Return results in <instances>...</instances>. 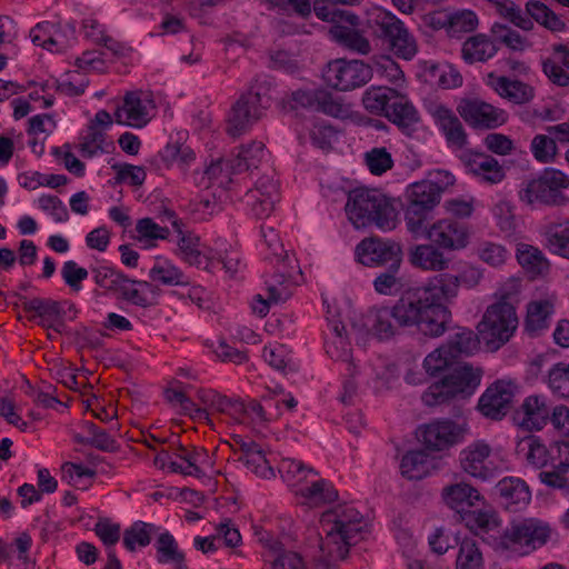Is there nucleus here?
<instances>
[{
	"label": "nucleus",
	"instance_id": "obj_8",
	"mask_svg": "<svg viewBox=\"0 0 569 569\" xmlns=\"http://www.w3.org/2000/svg\"><path fill=\"white\" fill-rule=\"evenodd\" d=\"M268 102L269 98L252 89L241 94L230 109L227 133L232 138H238L249 131L262 117V111Z\"/></svg>",
	"mask_w": 569,
	"mask_h": 569
},
{
	"label": "nucleus",
	"instance_id": "obj_43",
	"mask_svg": "<svg viewBox=\"0 0 569 569\" xmlns=\"http://www.w3.org/2000/svg\"><path fill=\"white\" fill-rule=\"evenodd\" d=\"M479 337L468 328H460L455 335L450 336L445 347L449 353L457 360L462 356H471L479 349Z\"/></svg>",
	"mask_w": 569,
	"mask_h": 569
},
{
	"label": "nucleus",
	"instance_id": "obj_26",
	"mask_svg": "<svg viewBox=\"0 0 569 569\" xmlns=\"http://www.w3.org/2000/svg\"><path fill=\"white\" fill-rule=\"evenodd\" d=\"M441 497L445 505L459 515L460 520H462L465 512L477 507L479 502H483V497L480 492L466 482L446 486L442 489Z\"/></svg>",
	"mask_w": 569,
	"mask_h": 569
},
{
	"label": "nucleus",
	"instance_id": "obj_14",
	"mask_svg": "<svg viewBox=\"0 0 569 569\" xmlns=\"http://www.w3.org/2000/svg\"><path fill=\"white\" fill-rule=\"evenodd\" d=\"M292 102L295 108H303L335 118H343L348 113L341 99L326 89H299L292 92Z\"/></svg>",
	"mask_w": 569,
	"mask_h": 569
},
{
	"label": "nucleus",
	"instance_id": "obj_38",
	"mask_svg": "<svg viewBox=\"0 0 569 569\" xmlns=\"http://www.w3.org/2000/svg\"><path fill=\"white\" fill-rule=\"evenodd\" d=\"M542 236L550 252L569 259V221L546 224Z\"/></svg>",
	"mask_w": 569,
	"mask_h": 569
},
{
	"label": "nucleus",
	"instance_id": "obj_33",
	"mask_svg": "<svg viewBox=\"0 0 569 569\" xmlns=\"http://www.w3.org/2000/svg\"><path fill=\"white\" fill-rule=\"evenodd\" d=\"M549 452L550 447H546L542 440L535 435L521 438L516 446V455L538 469L549 465Z\"/></svg>",
	"mask_w": 569,
	"mask_h": 569
},
{
	"label": "nucleus",
	"instance_id": "obj_2",
	"mask_svg": "<svg viewBox=\"0 0 569 569\" xmlns=\"http://www.w3.org/2000/svg\"><path fill=\"white\" fill-rule=\"evenodd\" d=\"M346 212L356 228L375 224L383 231H390L397 226V211L378 189L360 187L348 193Z\"/></svg>",
	"mask_w": 569,
	"mask_h": 569
},
{
	"label": "nucleus",
	"instance_id": "obj_47",
	"mask_svg": "<svg viewBox=\"0 0 569 569\" xmlns=\"http://www.w3.org/2000/svg\"><path fill=\"white\" fill-rule=\"evenodd\" d=\"M543 183L542 172L536 178L523 180L518 190V198L520 202L530 209L547 206Z\"/></svg>",
	"mask_w": 569,
	"mask_h": 569
},
{
	"label": "nucleus",
	"instance_id": "obj_42",
	"mask_svg": "<svg viewBox=\"0 0 569 569\" xmlns=\"http://www.w3.org/2000/svg\"><path fill=\"white\" fill-rule=\"evenodd\" d=\"M396 90L388 87H371L366 90L362 97L365 108L375 114L387 116L390 104L397 98Z\"/></svg>",
	"mask_w": 569,
	"mask_h": 569
},
{
	"label": "nucleus",
	"instance_id": "obj_24",
	"mask_svg": "<svg viewBox=\"0 0 569 569\" xmlns=\"http://www.w3.org/2000/svg\"><path fill=\"white\" fill-rule=\"evenodd\" d=\"M475 535L481 537L493 547V540L500 538L501 519L491 508L471 509L465 512L461 520Z\"/></svg>",
	"mask_w": 569,
	"mask_h": 569
},
{
	"label": "nucleus",
	"instance_id": "obj_13",
	"mask_svg": "<svg viewBox=\"0 0 569 569\" xmlns=\"http://www.w3.org/2000/svg\"><path fill=\"white\" fill-rule=\"evenodd\" d=\"M420 232L426 233L427 238L439 248L448 250L462 249L469 241L467 224L452 218L440 219L429 228L423 223Z\"/></svg>",
	"mask_w": 569,
	"mask_h": 569
},
{
	"label": "nucleus",
	"instance_id": "obj_56",
	"mask_svg": "<svg viewBox=\"0 0 569 569\" xmlns=\"http://www.w3.org/2000/svg\"><path fill=\"white\" fill-rule=\"evenodd\" d=\"M266 546L278 552L272 561V569H306L302 558L293 551H283L282 545L277 540H267Z\"/></svg>",
	"mask_w": 569,
	"mask_h": 569
},
{
	"label": "nucleus",
	"instance_id": "obj_27",
	"mask_svg": "<svg viewBox=\"0 0 569 569\" xmlns=\"http://www.w3.org/2000/svg\"><path fill=\"white\" fill-rule=\"evenodd\" d=\"M496 489L505 507L512 512L520 511L531 500L528 485L517 477H505Z\"/></svg>",
	"mask_w": 569,
	"mask_h": 569
},
{
	"label": "nucleus",
	"instance_id": "obj_23",
	"mask_svg": "<svg viewBox=\"0 0 569 569\" xmlns=\"http://www.w3.org/2000/svg\"><path fill=\"white\" fill-rule=\"evenodd\" d=\"M367 26L371 34L387 49L402 36L403 31L408 30L398 17L382 9H375L369 14Z\"/></svg>",
	"mask_w": 569,
	"mask_h": 569
},
{
	"label": "nucleus",
	"instance_id": "obj_18",
	"mask_svg": "<svg viewBox=\"0 0 569 569\" xmlns=\"http://www.w3.org/2000/svg\"><path fill=\"white\" fill-rule=\"evenodd\" d=\"M515 392L516 386L512 382L498 380L480 397L478 408L485 417L500 420L509 412Z\"/></svg>",
	"mask_w": 569,
	"mask_h": 569
},
{
	"label": "nucleus",
	"instance_id": "obj_20",
	"mask_svg": "<svg viewBox=\"0 0 569 569\" xmlns=\"http://www.w3.org/2000/svg\"><path fill=\"white\" fill-rule=\"evenodd\" d=\"M297 274H301L297 259L286 253L282 262H277L276 273L266 282L269 301L279 303L288 300L297 283Z\"/></svg>",
	"mask_w": 569,
	"mask_h": 569
},
{
	"label": "nucleus",
	"instance_id": "obj_51",
	"mask_svg": "<svg viewBox=\"0 0 569 569\" xmlns=\"http://www.w3.org/2000/svg\"><path fill=\"white\" fill-rule=\"evenodd\" d=\"M428 455L423 450L408 451L401 459L400 470L410 480L422 479L428 470Z\"/></svg>",
	"mask_w": 569,
	"mask_h": 569
},
{
	"label": "nucleus",
	"instance_id": "obj_36",
	"mask_svg": "<svg viewBox=\"0 0 569 569\" xmlns=\"http://www.w3.org/2000/svg\"><path fill=\"white\" fill-rule=\"evenodd\" d=\"M461 51L468 63L485 62L497 53L498 47L488 36L478 33L463 42Z\"/></svg>",
	"mask_w": 569,
	"mask_h": 569
},
{
	"label": "nucleus",
	"instance_id": "obj_59",
	"mask_svg": "<svg viewBox=\"0 0 569 569\" xmlns=\"http://www.w3.org/2000/svg\"><path fill=\"white\" fill-rule=\"evenodd\" d=\"M164 397L170 403H179L183 412L188 413L191 418L204 420L206 422L211 423L207 409L198 408L184 392L174 389H167Z\"/></svg>",
	"mask_w": 569,
	"mask_h": 569
},
{
	"label": "nucleus",
	"instance_id": "obj_62",
	"mask_svg": "<svg viewBox=\"0 0 569 569\" xmlns=\"http://www.w3.org/2000/svg\"><path fill=\"white\" fill-rule=\"evenodd\" d=\"M161 158L168 164H177L180 169H184L194 160V152L188 146L168 143L161 152Z\"/></svg>",
	"mask_w": 569,
	"mask_h": 569
},
{
	"label": "nucleus",
	"instance_id": "obj_3",
	"mask_svg": "<svg viewBox=\"0 0 569 569\" xmlns=\"http://www.w3.org/2000/svg\"><path fill=\"white\" fill-rule=\"evenodd\" d=\"M517 292L516 284H512V290L501 288L497 292L498 300L483 313L478 329L490 350H498L507 343L518 327L515 307Z\"/></svg>",
	"mask_w": 569,
	"mask_h": 569
},
{
	"label": "nucleus",
	"instance_id": "obj_6",
	"mask_svg": "<svg viewBox=\"0 0 569 569\" xmlns=\"http://www.w3.org/2000/svg\"><path fill=\"white\" fill-rule=\"evenodd\" d=\"M482 370L469 363H458L443 378L432 383L423 393L422 401L432 407L450 401L458 396H470L480 385Z\"/></svg>",
	"mask_w": 569,
	"mask_h": 569
},
{
	"label": "nucleus",
	"instance_id": "obj_52",
	"mask_svg": "<svg viewBox=\"0 0 569 569\" xmlns=\"http://www.w3.org/2000/svg\"><path fill=\"white\" fill-rule=\"evenodd\" d=\"M442 26L451 36L463 32H471L478 26V18L471 10H459L443 16Z\"/></svg>",
	"mask_w": 569,
	"mask_h": 569
},
{
	"label": "nucleus",
	"instance_id": "obj_17",
	"mask_svg": "<svg viewBox=\"0 0 569 569\" xmlns=\"http://www.w3.org/2000/svg\"><path fill=\"white\" fill-rule=\"evenodd\" d=\"M419 295L430 307H439L445 310V327L450 321L451 312L445 306L458 296L457 276L450 273H439L430 278L423 287L416 288Z\"/></svg>",
	"mask_w": 569,
	"mask_h": 569
},
{
	"label": "nucleus",
	"instance_id": "obj_54",
	"mask_svg": "<svg viewBox=\"0 0 569 569\" xmlns=\"http://www.w3.org/2000/svg\"><path fill=\"white\" fill-rule=\"evenodd\" d=\"M547 383L553 393L569 400V363L553 365L548 372Z\"/></svg>",
	"mask_w": 569,
	"mask_h": 569
},
{
	"label": "nucleus",
	"instance_id": "obj_55",
	"mask_svg": "<svg viewBox=\"0 0 569 569\" xmlns=\"http://www.w3.org/2000/svg\"><path fill=\"white\" fill-rule=\"evenodd\" d=\"M153 526L142 521L134 522L130 528L124 530L123 545L134 551L137 547H146L151 541V531Z\"/></svg>",
	"mask_w": 569,
	"mask_h": 569
},
{
	"label": "nucleus",
	"instance_id": "obj_16",
	"mask_svg": "<svg viewBox=\"0 0 569 569\" xmlns=\"http://www.w3.org/2000/svg\"><path fill=\"white\" fill-rule=\"evenodd\" d=\"M156 108L151 96L142 91L128 92L121 107L114 112L117 123L142 128L151 119V111Z\"/></svg>",
	"mask_w": 569,
	"mask_h": 569
},
{
	"label": "nucleus",
	"instance_id": "obj_61",
	"mask_svg": "<svg viewBox=\"0 0 569 569\" xmlns=\"http://www.w3.org/2000/svg\"><path fill=\"white\" fill-rule=\"evenodd\" d=\"M76 40V28L71 23H54L52 26V37L50 38V46L48 51L62 52L69 48Z\"/></svg>",
	"mask_w": 569,
	"mask_h": 569
},
{
	"label": "nucleus",
	"instance_id": "obj_37",
	"mask_svg": "<svg viewBox=\"0 0 569 569\" xmlns=\"http://www.w3.org/2000/svg\"><path fill=\"white\" fill-rule=\"evenodd\" d=\"M312 10L318 19L332 26H341L342 23L351 27L360 26V18L356 13L337 8L333 1L316 0L311 6Z\"/></svg>",
	"mask_w": 569,
	"mask_h": 569
},
{
	"label": "nucleus",
	"instance_id": "obj_44",
	"mask_svg": "<svg viewBox=\"0 0 569 569\" xmlns=\"http://www.w3.org/2000/svg\"><path fill=\"white\" fill-rule=\"evenodd\" d=\"M300 495L305 498V505L309 507H320L338 499V491L326 480L313 481L300 489Z\"/></svg>",
	"mask_w": 569,
	"mask_h": 569
},
{
	"label": "nucleus",
	"instance_id": "obj_28",
	"mask_svg": "<svg viewBox=\"0 0 569 569\" xmlns=\"http://www.w3.org/2000/svg\"><path fill=\"white\" fill-rule=\"evenodd\" d=\"M487 83L501 98L516 104L528 103L535 97V89L520 80H511L503 76L497 77L493 73H489Z\"/></svg>",
	"mask_w": 569,
	"mask_h": 569
},
{
	"label": "nucleus",
	"instance_id": "obj_64",
	"mask_svg": "<svg viewBox=\"0 0 569 569\" xmlns=\"http://www.w3.org/2000/svg\"><path fill=\"white\" fill-rule=\"evenodd\" d=\"M388 50L397 58L410 61L418 53V42L413 34L407 30Z\"/></svg>",
	"mask_w": 569,
	"mask_h": 569
},
{
	"label": "nucleus",
	"instance_id": "obj_30",
	"mask_svg": "<svg viewBox=\"0 0 569 569\" xmlns=\"http://www.w3.org/2000/svg\"><path fill=\"white\" fill-rule=\"evenodd\" d=\"M553 303L549 299L531 301L527 306L525 330L530 337H538L550 326Z\"/></svg>",
	"mask_w": 569,
	"mask_h": 569
},
{
	"label": "nucleus",
	"instance_id": "obj_50",
	"mask_svg": "<svg viewBox=\"0 0 569 569\" xmlns=\"http://www.w3.org/2000/svg\"><path fill=\"white\" fill-rule=\"evenodd\" d=\"M456 569H485V560L478 543L472 539L460 542Z\"/></svg>",
	"mask_w": 569,
	"mask_h": 569
},
{
	"label": "nucleus",
	"instance_id": "obj_11",
	"mask_svg": "<svg viewBox=\"0 0 569 569\" xmlns=\"http://www.w3.org/2000/svg\"><path fill=\"white\" fill-rule=\"evenodd\" d=\"M360 263L367 267H390L402 262V250L398 242L390 239L370 237L356 248Z\"/></svg>",
	"mask_w": 569,
	"mask_h": 569
},
{
	"label": "nucleus",
	"instance_id": "obj_57",
	"mask_svg": "<svg viewBox=\"0 0 569 569\" xmlns=\"http://www.w3.org/2000/svg\"><path fill=\"white\" fill-rule=\"evenodd\" d=\"M365 162L375 176H381L393 167L391 153L385 147H376L365 153Z\"/></svg>",
	"mask_w": 569,
	"mask_h": 569
},
{
	"label": "nucleus",
	"instance_id": "obj_29",
	"mask_svg": "<svg viewBox=\"0 0 569 569\" xmlns=\"http://www.w3.org/2000/svg\"><path fill=\"white\" fill-rule=\"evenodd\" d=\"M366 326L379 340H389L399 335L401 327L396 323V313L392 307L370 309L366 315Z\"/></svg>",
	"mask_w": 569,
	"mask_h": 569
},
{
	"label": "nucleus",
	"instance_id": "obj_49",
	"mask_svg": "<svg viewBox=\"0 0 569 569\" xmlns=\"http://www.w3.org/2000/svg\"><path fill=\"white\" fill-rule=\"evenodd\" d=\"M495 40L505 44L512 51L522 52L531 48L532 43L517 30L507 24L495 22L490 29Z\"/></svg>",
	"mask_w": 569,
	"mask_h": 569
},
{
	"label": "nucleus",
	"instance_id": "obj_19",
	"mask_svg": "<svg viewBox=\"0 0 569 569\" xmlns=\"http://www.w3.org/2000/svg\"><path fill=\"white\" fill-rule=\"evenodd\" d=\"M551 412V405L543 395L526 397L515 411V423L525 431H539L547 426Z\"/></svg>",
	"mask_w": 569,
	"mask_h": 569
},
{
	"label": "nucleus",
	"instance_id": "obj_1",
	"mask_svg": "<svg viewBox=\"0 0 569 569\" xmlns=\"http://www.w3.org/2000/svg\"><path fill=\"white\" fill-rule=\"evenodd\" d=\"M320 527L325 537L320 538L317 561L322 569H330L363 538L367 522L355 507L339 505L321 515Z\"/></svg>",
	"mask_w": 569,
	"mask_h": 569
},
{
	"label": "nucleus",
	"instance_id": "obj_40",
	"mask_svg": "<svg viewBox=\"0 0 569 569\" xmlns=\"http://www.w3.org/2000/svg\"><path fill=\"white\" fill-rule=\"evenodd\" d=\"M268 158V151L260 141H251L242 144L231 160V168L236 172H242L251 168H258L259 163Z\"/></svg>",
	"mask_w": 569,
	"mask_h": 569
},
{
	"label": "nucleus",
	"instance_id": "obj_41",
	"mask_svg": "<svg viewBox=\"0 0 569 569\" xmlns=\"http://www.w3.org/2000/svg\"><path fill=\"white\" fill-rule=\"evenodd\" d=\"M410 261L415 267L431 271H440L448 266L443 253L432 244L417 246L411 252Z\"/></svg>",
	"mask_w": 569,
	"mask_h": 569
},
{
	"label": "nucleus",
	"instance_id": "obj_46",
	"mask_svg": "<svg viewBox=\"0 0 569 569\" xmlns=\"http://www.w3.org/2000/svg\"><path fill=\"white\" fill-rule=\"evenodd\" d=\"M157 560L160 563H172L181 568L184 562V553L180 550L174 537L169 532L161 533L154 542Z\"/></svg>",
	"mask_w": 569,
	"mask_h": 569
},
{
	"label": "nucleus",
	"instance_id": "obj_7",
	"mask_svg": "<svg viewBox=\"0 0 569 569\" xmlns=\"http://www.w3.org/2000/svg\"><path fill=\"white\" fill-rule=\"evenodd\" d=\"M440 197V188L429 180L418 181L409 186L405 220L411 232L420 233L428 213L439 203Z\"/></svg>",
	"mask_w": 569,
	"mask_h": 569
},
{
	"label": "nucleus",
	"instance_id": "obj_63",
	"mask_svg": "<svg viewBox=\"0 0 569 569\" xmlns=\"http://www.w3.org/2000/svg\"><path fill=\"white\" fill-rule=\"evenodd\" d=\"M531 151L539 162H551L557 154V144L553 138L538 134L531 141Z\"/></svg>",
	"mask_w": 569,
	"mask_h": 569
},
{
	"label": "nucleus",
	"instance_id": "obj_4",
	"mask_svg": "<svg viewBox=\"0 0 569 569\" xmlns=\"http://www.w3.org/2000/svg\"><path fill=\"white\" fill-rule=\"evenodd\" d=\"M396 313V323L401 329L416 328L427 337H439L446 331L445 310L430 307L427 298L423 300L417 289L405 291L392 306Z\"/></svg>",
	"mask_w": 569,
	"mask_h": 569
},
{
	"label": "nucleus",
	"instance_id": "obj_10",
	"mask_svg": "<svg viewBox=\"0 0 569 569\" xmlns=\"http://www.w3.org/2000/svg\"><path fill=\"white\" fill-rule=\"evenodd\" d=\"M325 79L339 91H349L365 86L372 77L369 66L359 60H336L328 64Z\"/></svg>",
	"mask_w": 569,
	"mask_h": 569
},
{
	"label": "nucleus",
	"instance_id": "obj_15",
	"mask_svg": "<svg viewBox=\"0 0 569 569\" xmlns=\"http://www.w3.org/2000/svg\"><path fill=\"white\" fill-rule=\"evenodd\" d=\"M466 429L452 420H437L420 428V440L431 451H442L460 442Z\"/></svg>",
	"mask_w": 569,
	"mask_h": 569
},
{
	"label": "nucleus",
	"instance_id": "obj_35",
	"mask_svg": "<svg viewBox=\"0 0 569 569\" xmlns=\"http://www.w3.org/2000/svg\"><path fill=\"white\" fill-rule=\"evenodd\" d=\"M329 33L336 42L351 51L360 54H368L371 51L369 40L357 30V27L346 23L332 26Z\"/></svg>",
	"mask_w": 569,
	"mask_h": 569
},
{
	"label": "nucleus",
	"instance_id": "obj_32",
	"mask_svg": "<svg viewBox=\"0 0 569 569\" xmlns=\"http://www.w3.org/2000/svg\"><path fill=\"white\" fill-rule=\"evenodd\" d=\"M331 329L333 336L326 342V351L331 359L346 362L349 375L353 377L356 375V366L351 362V348L345 336L346 327L339 321H332Z\"/></svg>",
	"mask_w": 569,
	"mask_h": 569
},
{
	"label": "nucleus",
	"instance_id": "obj_9",
	"mask_svg": "<svg viewBox=\"0 0 569 569\" xmlns=\"http://www.w3.org/2000/svg\"><path fill=\"white\" fill-rule=\"evenodd\" d=\"M459 460L466 473L480 480L491 479L501 471L491 447L483 440L475 441L461 450Z\"/></svg>",
	"mask_w": 569,
	"mask_h": 569
},
{
	"label": "nucleus",
	"instance_id": "obj_25",
	"mask_svg": "<svg viewBox=\"0 0 569 569\" xmlns=\"http://www.w3.org/2000/svg\"><path fill=\"white\" fill-rule=\"evenodd\" d=\"M278 200V181L271 177H261L256 187L246 193V202L257 218L268 217Z\"/></svg>",
	"mask_w": 569,
	"mask_h": 569
},
{
	"label": "nucleus",
	"instance_id": "obj_60",
	"mask_svg": "<svg viewBox=\"0 0 569 569\" xmlns=\"http://www.w3.org/2000/svg\"><path fill=\"white\" fill-rule=\"evenodd\" d=\"M455 362L456 359L449 353L448 348L442 345L425 358L423 367L429 375L436 376L443 370L450 371Z\"/></svg>",
	"mask_w": 569,
	"mask_h": 569
},
{
	"label": "nucleus",
	"instance_id": "obj_45",
	"mask_svg": "<svg viewBox=\"0 0 569 569\" xmlns=\"http://www.w3.org/2000/svg\"><path fill=\"white\" fill-rule=\"evenodd\" d=\"M149 278L151 281L161 283L163 286L189 284V280L184 273L167 260L157 261L149 271Z\"/></svg>",
	"mask_w": 569,
	"mask_h": 569
},
{
	"label": "nucleus",
	"instance_id": "obj_34",
	"mask_svg": "<svg viewBox=\"0 0 569 569\" xmlns=\"http://www.w3.org/2000/svg\"><path fill=\"white\" fill-rule=\"evenodd\" d=\"M391 122L398 126L406 134L410 136L420 117L417 109L405 97L397 96L391 102L390 110L386 116Z\"/></svg>",
	"mask_w": 569,
	"mask_h": 569
},
{
	"label": "nucleus",
	"instance_id": "obj_39",
	"mask_svg": "<svg viewBox=\"0 0 569 569\" xmlns=\"http://www.w3.org/2000/svg\"><path fill=\"white\" fill-rule=\"evenodd\" d=\"M525 9V14L532 22L536 21L551 32L565 31L566 22L541 1L529 0L526 2Z\"/></svg>",
	"mask_w": 569,
	"mask_h": 569
},
{
	"label": "nucleus",
	"instance_id": "obj_21",
	"mask_svg": "<svg viewBox=\"0 0 569 569\" xmlns=\"http://www.w3.org/2000/svg\"><path fill=\"white\" fill-rule=\"evenodd\" d=\"M428 112L443 133L449 147L462 149L468 143V134L455 112L442 103H431Z\"/></svg>",
	"mask_w": 569,
	"mask_h": 569
},
{
	"label": "nucleus",
	"instance_id": "obj_12",
	"mask_svg": "<svg viewBox=\"0 0 569 569\" xmlns=\"http://www.w3.org/2000/svg\"><path fill=\"white\" fill-rule=\"evenodd\" d=\"M457 111L471 128L480 130L496 129L508 119L506 111L478 98L461 99Z\"/></svg>",
	"mask_w": 569,
	"mask_h": 569
},
{
	"label": "nucleus",
	"instance_id": "obj_48",
	"mask_svg": "<svg viewBox=\"0 0 569 569\" xmlns=\"http://www.w3.org/2000/svg\"><path fill=\"white\" fill-rule=\"evenodd\" d=\"M491 3L497 13L512 23L515 27L523 30L531 31L535 28V23L522 12L521 8L516 4L512 0H487Z\"/></svg>",
	"mask_w": 569,
	"mask_h": 569
},
{
	"label": "nucleus",
	"instance_id": "obj_5",
	"mask_svg": "<svg viewBox=\"0 0 569 569\" xmlns=\"http://www.w3.org/2000/svg\"><path fill=\"white\" fill-rule=\"evenodd\" d=\"M550 533L548 523L539 519L516 520L493 540V549L507 556H525L543 546Z\"/></svg>",
	"mask_w": 569,
	"mask_h": 569
},
{
	"label": "nucleus",
	"instance_id": "obj_31",
	"mask_svg": "<svg viewBox=\"0 0 569 569\" xmlns=\"http://www.w3.org/2000/svg\"><path fill=\"white\" fill-rule=\"evenodd\" d=\"M543 190L546 192L547 207H562L569 202L565 190L569 188V177L555 168L542 171Z\"/></svg>",
	"mask_w": 569,
	"mask_h": 569
},
{
	"label": "nucleus",
	"instance_id": "obj_53",
	"mask_svg": "<svg viewBox=\"0 0 569 569\" xmlns=\"http://www.w3.org/2000/svg\"><path fill=\"white\" fill-rule=\"evenodd\" d=\"M401 263L386 267L373 281L375 290L380 295L390 296L402 287V278L400 276Z\"/></svg>",
	"mask_w": 569,
	"mask_h": 569
},
{
	"label": "nucleus",
	"instance_id": "obj_58",
	"mask_svg": "<svg viewBox=\"0 0 569 569\" xmlns=\"http://www.w3.org/2000/svg\"><path fill=\"white\" fill-rule=\"evenodd\" d=\"M517 259L525 269L532 273H541L547 267V260L542 252L530 244H520L518 247Z\"/></svg>",
	"mask_w": 569,
	"mask_h": 569
},
{
	"label": "nucleus",
	"instance_id": "obj_22",
	"mask_svg": "<svg viewBox=\"0 0 569 569\" xmlns=\"http://www.w3.org/2000/svg\"><path fill=\"white\" fill-rule=\"evenodd\" d=\"M468 172L476 176L480 181L496 184L505 179V170L499 161L482 152L465 151L460 156Z\"/></svg>",
	"mask_w": 569,
	"mask_h": 569
}]
</instances>
